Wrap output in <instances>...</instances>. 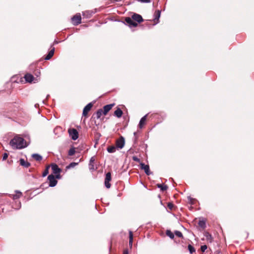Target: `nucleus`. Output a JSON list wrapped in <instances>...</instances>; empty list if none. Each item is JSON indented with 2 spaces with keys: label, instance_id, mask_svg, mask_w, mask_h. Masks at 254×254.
<instances>
[{
  "label": "nucleus",
  "instance_id": "obj_26",
  "mask_svg": "<svg viewBox=\"0 0 254 254\" xmlns=\"http://www.w3.org/2000/svg\"><path fill=\"white\" fill-rule=\"evenodd\" d=\"M204 236L207 240L209 241L210 242H212V236L209 233L206 232L204 234Z\"/></svg>",
  "mask_w": 254,
  "mask_h": 254
},
{
  "label": "nucleus",
  "instance_id": "obj_28",
  "mask_svg": "<svg viewBox=\"0 0 254 254\" xmlns=\"http://www.w3.org/2000/svg\"><path fill=\"white\" fill-rule=\"evenodd\" d=\"M166 235L171 239H173L174 238V235L170 230H167Z\"/></svg>",
  "mask_w": 254,
  "mask_h": 254
},
{
  "label": "nucleus",
  "instance_id": "obj_36",
  "mask_svg": "<svg viewBox=\"0 0 254 254\" xmlns=\"http://www.w3.org/2000/svg\"><path fill=\"white\" fill-rule=\"evenodd\" d=\"M48 173V168H47L46 170L43 172V176L45 177L47 175Z\"/></svg>",
  "mask_w": 254,
  "mask_h": 254
},
{
  "label": "nucleus",
  "instance_id": "obj_11",
  "mask_svg": "<svg viewBox=\"0 0 254 254\" xmlns=\"http://www.w3.org/2000/svg\"><path fill=\"white\" fill-rule=\"evenodd\" d=\"M131 18L133 19L134 21H135V22L136 21L138 23H140L142 21H143V18H142V16L138 14H136V13L133 14L132 15Z\"/></svg>",
  "mask_w": 254,
  "mask_h": 254
},
{
  "label": "nucleus",
  "instance_id": "obj_2",
  "mask_svg": "<svg viewBox=\"0 0 254 254\" xmlns=\"http://www.w3.org/2000/svg\"><path fill=\"white\" fill-rule=\"evenodd\" d=\"M69 135L73 140H76L78 137V132L75 128H69L68 130Z\"/></svg>",
  "mask_w": 254,
  "mask_h": 254
},
{
  "label": "nucleus",
  "instance_id": "obj_34",
  "mask_svg": "<svg viewBox=\"0 0 254 254\" xmlns=\"http://www.w3.org/2000/svg\"><path fill=\"white\" fill-rule=\"evenodd\" d=\"M7 157H8V154L7 153H5L3 154L2 160H5L7 158Z\"/></svg>",
  "mask_w": 254,
  "mask_h": 254
},
{
  "label": "nucleus",
  "instance_id": "obj_30",
  "mask_svg": "<svg viewBox=\"0 0 254 254\" xmlns=\"http://www.w3.org/2000/svg\"><path fill=\"white\" fill-rule=\"evenodd\" d=\"M75 152V148L74 147H72L69 150L68 154L69 156H72L74 154Z\"/></svg>",
  "mask_w": 254,
  "mask_h": 254
},
{
  "label": "nucleus",
  "instance_id": "obj_14",
  "mask_svg": "<svg viewBox=\"0 0 254 254\" xmlns=\"http://www.w3.org/2000/svg\"><path fill=\"white\" fill-rule=\"evenodd\" d=\"M146 118H147V115H146L144 116H143L140 119L139 123V125H138L139 127L140 128H141L143 127V126L144 125V124H145V122H146Z\"/></svg>",
  "mask_w": 254,
  "mask_h": 254
},
{
  "label": "nucleus",
  "instance_id": "obj_18",
  "mask_svg": "<svg viewBox=\"0 0 254 254\" xmlns=\"http://www.w3.org/2000/svg\"><path fill=\"white\" fill-rule=\"evenodd\" d=\"M115 115L118 118H121L123 115V111L121 109L118 108L114 112Z\"/></svg>",
  "mask_w": 254,
  "mask_h": 254
},
{
  "label": "nucleus",
  "instance_id": "obj_33",
  "mask_svg": "<svg viewBox=\"0 0 254 254\" xmlns=\"http://www.w3.org/2000/svg\"><path fill=\"white\" fill-rule=\"evenodd\" d=\"M207 247L206 245H203L201 246L200 249L202 252H204L207 249Z\"/></svg>",
  "mask_w": 254,
  "mask_h": 254
},
{
  "label": "nucleus",
  "instance_id": "obj_37",
  "mask_svg": "<svg viewBox=\"0 0 254 254\" xmlns=\"http://www.w3.org/2000/svg\"><path fill=\"white\" fill-rule=\"evenodd\" d=\"M173 206V204H172V203H168V207L170 209H172Z\"/></svg>",
  "mask_w": 254,
  "mask_h": 254
},
{
  "label": "nucleus",
  "instance_id": "obj_3",
  "mask_svg": "<svg viewBox=\"0 0 254 254\" xmlns=\"http://www.w3.org/2000/svg\"><path fill=\"white\" fill-rule=\"evenodd\" d=\"M51 167H52V170L53 171V173L57 175L56 178L57 179H60V173L61 171V169H60L59 167H58V166L56 164H52L51 166Z\"/></svg>",
  "mask_w": 254,
  "mask_h": 254
},
{
  "label": "nucleus",
  "instance_id": "obj_22",
  "mask_svg": "<svg viewBox=\"0 0 254 254\" xmlns=\"http://www.w3.org/2000/svg\"><path fill=\"white\" fill-rule=\"evenodd\" d=\"M93 12L89 11H84L82 13V15L84 16H86L87 18L90 17L92 15Z\"/></svg>",
  "mask_w": 254,
  "mask_h": 254
},
{
  "label": "nucleus",
  "instance_id": "obj_17",
  "mask_svg": "<svg viewBox=\"0 0 254 254\" xmlns=\"http://www.w3.org/2000/svg\"><path fill=\"white\" fill-rule=\"evenodd\" d=\"M20 164L26 168H28L30 165L29 162L25 161L23 159H20Z\"/></svg>",
  "mask_w": 254,
  "mask_h": 254
},
{
  "label": "nucleus",
  "instance_id": "obj_24",
  "mask_svg": "<svg viewBox=\"0 0 254 254\" xmlns=\"http://www.w3.org/2000/svg\"><path fill=\"white\" fill-rule=\"evenodd\" d=\"M78 164V162L76 163V162H72L71 163H70L68 166H67L66 167V169H69L71 168H73L75 166H76V165H77Z\"/></svg>",
  "mask_w": 254,
  "mask_h": 254
},
{
  "label": "nucleus",
  "instance_id": "obj_13",
  "mask_svg": "<svg viewBox=\"0 0 254 254\" xmlns=\"http://www.w3.org/2000/svg\"><path fill=\"white\" fill-rule=\"evenodd\" d=\"M24 78L25 80L28 82H31L33 81L34 79V76L32 74L29 73L25 74Z\"/></svg>",
  "mask_w": 254,
  "mask_h": 254
},
{
  "label": "nucleus",
  "instance_id": "obj_25",
  "mask_svg": "<svg viewBox=\"0 0 254 254\" xmlns=\"http://www.w3.org/2000/svg\"><path fill=\"white\" fill-rule=\"evenodd\" d=\"M157 187L158 188H160L161 190L162 191L166 190L168 188L166 185H164L163 184H158Z\"/></svg>",
  "mask_w": 254,
  "mask_h": 254
},
{
  "label": "nucleus",
  "instance_id": "obj_15",
  "mask_svg": "<svg viewBox=\"0 0 254 254\" xmlns=\"http://www.w3.org/2000/svg\"><path fill=\"white\" fill-rule=\"evenodd\" d=\"M55 52V48H53L49 52L48 54L45 58V60H50L54 55Z\"/></svg>",
  "mask_w": 254,
  "mask_h": 254
},
{
  "label": "nucleus",
  "instance_id": "obj_21",
  "mask_svg": "<svg viewBox=\"0 0 254 254\" xmlns=\"http://www.w3.org/2000/svg\"><path fill=\"white\" fill-rule=\"evenodd\" d=\"M15 192V194L12 195V198L13 199H16L19 198L22 195V193L19 191H16Z\"/></svg>",
  "mask_w": 254,
  "mask_h": 254
},
{
  "label": "nucleus",
  "instance_id": "obj_10",
  "mask_svg": "<svg viewBox=\"0 0 254 254\" xmlns=\"http://www.w3.org/2000/svg\"><path fill=\"white\" fill-rule=\"evenodd\" d=\"M140 168L141 169L144 170L146 175H149L151 174L149 170V167L148 165H145L143 163L140 164Z\"/></svg>",
  "mask_w": 254,
  "mask_h": 254
},
{
  "label": "nucleus",
  "instance_id": "obj_29",
  "mask_svg": "<svg viewBox=\"0 0 254 254\" xmlns=\"http://www.w3.org/2000/svg\"><path fill=\"white\" fill-rule=\"evenodd\" d=\"M129 244L130 245H132V240H133V234L131 231H129Z\"/></svg>",
  "mask_w": 254,
  "mask_h": 254
},
{
  "label": "nucleus",
  "instance_id": "obj_38",
  "mask_svg": "<svg viewBox=\"0 0 254 254\" xmlns=\"http://www.w3.org/2000/svg\"><path fill=\"white\" fill-rule=\"evenodd\" d=\"M58 129H61V128L60 127H56L55 129H54V132L56 131V130H58Z\"/></svg>",
  "mask_w": 254,
  "mask_h": 254
},
{
  "label": "nucleus",
  "instance_id": "obj_7",
  "mask_svg": "<svg viewBox=\"0 0 254 254\" xmlns=\"http://www.w3.org/2000/svg\"><path fill=\"white\" fill-rule=\"evenodd\" d=\"M125 21L129 27H136L137 25V23L134 21L132 18L129 17L126 18Z\"/></svg>",
  "mask_w": 254,
  "mask_h": 254
},
{
  "label": "nucleus",
  "instance_id": "obj_5",
  "mask_svg": "<svg viewBox=\"0 0 254 254\" xmlns=\"http://www.w3.org/2000/svg\"><path fill=\"white\" fill-rule=\"evenodd\" d=\"M72 23L74 25H77L81 22V17L79 13L76 14L71 18Z\"/></svg>",
  "mask_w": 254,
  "mask_h": 254
},
{
  "label": "nucleus",
  "instance_id": "obj_6",
  "mask_svg": "<svg viewBox=\"0 0 254 254\" xmlns=\"http://www.w3.org/2000/svg\"><path fill=\"white\" fill-rule=\"evenodd\" d=\"M111 180V174L110 172H108L106 175V177L105 179V187L109 189L111 187V184H110V181Z\"/></svg>",
  "mask_w": 254,
  "mask_h": 254
},
{
  "label": "nucleus",
  "instance_id": "obj_27",
  "mask_svg": "<svg viewBox=\"0 0 254 254\" xmlns=\"http://www.w3.org/2000/svg\"><path fill=\"white\" fill-rule=\"evenodd\" d=\"M188 249L190 254H192L195 251L194 248L191 245L188 246Z\"/></svg>",
  "mask_w": 254,
  "mask_h": 254
},
{
  "label": "nucleus",
  "instance_id": "obj_4",
  "mask_svg": "<svg viewBox=\"0 0 254 254\" xmlns=\"http://www.w3.org/2000/svg\"><path fill=\"white\" fill-rule=\"evenodd\" d=\"M48 179L49 181V186L50 187H54L57 184V181L56 180L55 176L53 175H50L48 177Z\"/></svg>",
  "mask_w": 254,
  "mask_h": 254
},
{
  "label": "nucleus",
  "instance_id": "obj_1",
  "mask_svg": "<svg viewBox=\"0 0 254 254\" xmlns=\"http://www.w3.org/2000/svg\"><path fill=\"white\" fill-rule=\"evenodd\" d=\"M10 145L13 149H21L28 146L26 141L18 136H15L10 141Z\"/></svg>",
  "mask_w": 254,
  "mask_h": 254
},
{
  "label": "nucleus",
  "instance_id": "obj_39",
  "mask_svg": "<svg viewBox=\"0 0 254 254\" xmlns=\"http://www.w3.org/2000/svg\"><path fill=\"white\" fill-rule=\"evenodd\" d=\"M123 254H128V251L127 250H125L124 251Z\"/></svg>",
  "mask_w": 254,
  "mask_h": 254
},
{
  "label": "nucleus",
  "instance_id": "obj_19",
  "mask_svg": "<svg viewBox=\"0 0 254 254\" xmlns=\"http://www.w3.org/2000/svg\"><path fill=\"white\" fill-rule=\"evenodd\" d=\"M32 157L35 159L36 161H40L42 159V157L38 154H33L32 155Z\"/></svg>",
  "mask_w": 254,
  "mask_h": 254
},
{
  "label": "nucleus",
  "instance_id": "obj_16",
  "mask_svg": "<svg viewBox=\"0 0 254 254\" xmlns=\"http://www.w3.org/2000/svg\"><path fill=\"white\" fill-rule=\"evenodd\" d=\"M161 11L160 10H157L155 11L154 13V21L156 23H158L159 21V19L160 17Z\"/></svg>",
  "mask_w": 254,
  "mask_h": 254
},
{
  "label": "nucleus",
  "instance_id": "obj_41",
  "mask_svg": "<svg viewBox=\"0 0 254 254\" xmlns=\"http://www.w3.org/2000/svg\"><path fill=\"white\" fill-rule=\"evenodd\" d=\"M136 132H134V135L135 136H136Z\"/></svg>",
  "mask_w": 254,
  "mask_h": 254
},
{
  "label": "nucleus",
  "instance_id": "obj_35",
  "mask_svg": "<svg viewBox=\"0 0 254 254\" xmlns=\"http://www.w3.org/2000/svg\"><path fill=\"white\" fill-rule=\"evenodd\" d=\"M133 160L136 162H139L140 161V160L139 158H138L136 156H133L132 158Z\"/></svg>",
  "mask_w": 254,
  "mask_h": 254
},
{
  "label": "nucleus",
  "instance_id": "obj_42",
  "mask_svg": "<svg viewBox=\"0 0 254 254\" xmlns=\"http://www.w3.org/2000/svg\"><path fill=\"white\" fill-rule=\"evenodd\" d=\"M49 96V95H47V98Z\"/></svg>",
  "mask_w": 254,
  "mask_h": 254
},
{
  "label": "nucleus",
  "instance_id": "obj_12",
  "mask_svg": "<svg viewBox=\"0 0 254 254\" xmlns=\"http://www.w3.org/2000/svg\"><path fill=\"white\" fill-rule=\"evenodd\" d=\"M114 104H109L105 106L103 108V114L106 115L108 112L112 109V108L113 107Z\"/></svg>",
  "mask_w": 254,
  "mask_h": 254
},
{
  "label": "nucleus",
  "instance_id": "obj_9",
  "mask_svg": "<svg viewBox=\"0 0 254 254\" xmlns=\"http://www.w3.org/2000/svg\"><path fill=\"white\" fill-rule=\"evenodd\" d=\"M92 106L93 104L92 103H89L84 108L82 113L83 116H86L87 115L88 112L91 110Z\"/></svg>",
  "mask_w": 254,
  "mask_h": 254
},
{
  "label": "nucleus",
  "instance_id": "obj_23",
  "mask_svg": "<svg viewBox=\"0 0 254 254\" xmlns=\"http://www.w3.org/2000/svg\"><path fill=\"white\" fill-rule=\"evenodd\" d=\"M116 148L114 146H111L107 148V151L109 153H114L116 151Z\"/></svg>",
  "mask_w": 254,
  "mask_h": 254
},
{
  "label": "nucleus",
  "instance_id": "obj_20",
  "mask_svg": "<svg viewBox=\"0 0 254 254\" xmlns=\"http://www.w3.org/2000/svg\"><path fill=\"white\" fill-rule=\"evenodd\" d=\"M103 111L102 109H99L98 110L96 113H95V115L96 116V118L97 119H99L101 117V116L103 114Z\"/></svg>",
  "mask_w": 254,
  "mask_h": 254
},
{
  "label": "nucleus",
  "instance_id": "obj_31",
  "mask_svg": "<svg viewBox=\"0 0 254 254\" xmlns=\"http://www.w3.org/2000/svg\"><path fill=\"white\" fill-rule=\"evenodd\" d=\"M198 225L201 228H204L205 227V222L204 220H200L198 222Z\"/></svg>",
  "mask_w": 254,
  "mask_h": 254
},
{
  "label": "nucleus",
  "instance_id": "obj_8",
  "mask_svg": "<svg viewBox=\"0 0 254 254\" xmlns=\"http://www.w3.org/2000/svg\"><path fill=\"white\" fill-rule=\"evenodd\" d=\"M125 145V139L121 136L116 141V146L118 148L122 149Z\"/></svg>",
  "mask_w": 254,
  "mask_h": 254
},
{
  "label": "nucleus",
  "instance_id": "obj_32",
  "mask_svg": "<svg viewBox=\"0 0 254 254\" xmlns=\"http://www.w3.org/2000/svg\"><path fill=\"white\" fill-rule=\"evenodd\" d=\"M175 234L176 235V236H177L178 237H180V238L183 237V234H182V232H181L180 231H176L175 232Z\"/></svg>",
  "mask_w": 254,
  "mask_h": 254
},
{
  "label": "nucleus",
  "instance_id": "obj_40",
  "mask_svg": "<svg viewBox=\"0 0 254 254\" xmlns=\"http://www.w3.org/2000/svg\"><path fill=\"white\" fill-rule=\"evenodd\" d=\"M94 157H92V158L90 159V163L94 162Z\"/></svg>",
  "mask_w": 254,
  "mask_h": 254
}]
</instances>
